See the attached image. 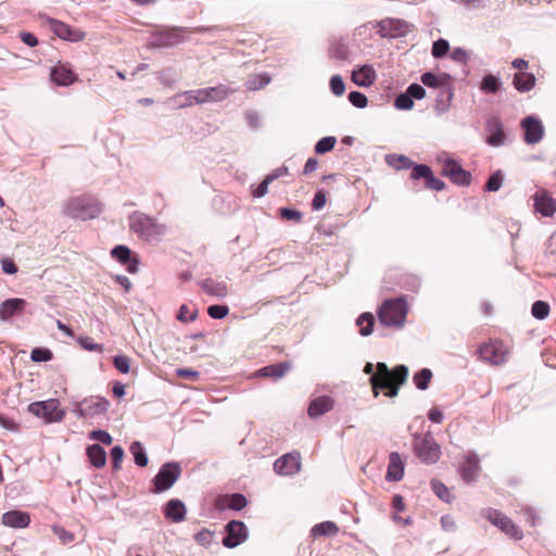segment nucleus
<instances>
[{"label":"nucleus","instance_id":"obj_10","mask_svg":"<svg viewBox=\"0 0 556 556\" xmlns=\"http://www.w3.org/2000/svg\"><path fill=\"white\" fill-rule=\"evenodd\" d=\"M483 515L490 522L501 529L508 536L516 540H520L522 538V531L501 511L496 509H488Z\"/></svg>","mask_w":556,"mask_h":556},{"label":"nucleus","instance_id":"obj_11","mask_svg":"<svg viewBox=\"0 0 556 556\" xmlns=\"http://www.w3.org/2000/svg\"><path fill=\"white\" fill-rule=\"evenodd\" d=\"M47 25L50 27V29L53 31L55 36L63 40L78 42L84 40L86 37L85 31H83L81 29L72 27L68 24H65L64 22L54 18H47Z\"/></svg>","mask_w":556,"mask_h":556},{"label":"nucleus","instance_id":"obj_31","mask_svg":"<svg viewBox=\"0 0 556 556\" xmlns=\"http://www.w3.org/2000/svg\"><path fill=\"white\" fill-rule=\"evenodd\" d=\"M208 103L211 102H219L225 100L229 94L233 93L236 91L235 88H231L227 85H218L214 87H207L205 88Z\"/></svg>","mask_w":556,"mask_h":556},{"label":"nucleus","instance_id":"obj_22","mask_svg":"<svg viewBox=\"0 0 556 556\" xmlns=\"http://www.w3.org/2000/svg\"><path fill=\"white\" fill-rule=\"evenodd\" d=\"M479 458L475 453H469L462 465L460 473L465 481H475L479 475Z\"/></svg>","mask_w":556,"mask_h":556},{"label":"nucleus","instance_id":"obj_30","mask_svg":"<svg viewBox=\"0 0 556 556\" xmlns=\"http://www.w3.org/2000/svg\"><path fill=\"white\" fill-rule=\"evenodd\" d=\"M290 365L288 363H278L269 366H265L255 372L256 377H270L279 379L286 375L289 370Z\"/></svg>","mask_w":556,"mask_h":556},{"label":"nucleus","instance_id":"obj_29","mask_svg":"<svg viewBox=\"0 0 556 556\" xmlns=\"http://www.w3.org/2000/svg\"><path fill=\"white\" fill-rule=\"evenodd\" d=\"M488 127L492 134L488 137L486 142L493 147L503 146L505 142V134L502 129V123L494 118L488 123Z\"/></svg>","mask_w":556,"mask_h":556},{"label":"nucleus","instance_id":"obj_15","mask_svg":"<svg viewBox=\"0 0 556 556\" xmlns=\"http://www.w3.org/2000/svg\"><path fill=\"white\" fill-rule=\"evenodd\" d=\"M521 128L525 131V141L528 144H534L542 140L544 127L539 118L534 116L526 117L521 122Z\"/></svg>","mask_w":556,"mask_h":556},{"label":"nucleus","instance_id":"obj_34","mask_svg":"<svg viewBox=\"0 0 556 556\" xmlns=\"http://www.w3.org/2000/svg\"><path fill=\"white\" fill-rule=\"evenodd\" d=\"M450 75L440 74L435 75L432 73H425L421 75V83L430 88H438L447 85L450 80Z\"/></svg>","mask_w":556,"mask_h":556},{"label":"nucleus","instance_id":"obj_45","mask_svg":"<svg viewBox=\"0 0 556 556\" xmlns=\"http://www.w3.org/2000/svg\"><path fill=\"white\" fill-rule=\"evenodd\" d=\"M198 316V311L195 308L190 307L187 304L180 306L179 312L177 314V319L182 323L193 321Z\"/></svg>","mask_w":556,"mask_h":556},{"label":"nucleus","instance_id":"obj_47","mask_svg":"<svg viewBox=\"0 0 556 556\" xmlns=\"http://www.w3.org/2000/svg\"><path fill=\"white\" fill-rule=\"evenodd\" d=\"M53 354L50 350L45 348H35L30 353V359L35 363L51 361Z\"/></svg>","mask_w":556,"mask_h":556},{"label":"nucleus","instance_id":"obj_13","mask_svg":"<svg viewBox=\"0 0 556 556\" xmlns=\"http://www.w3.org/2000/svg\"><path fill=\"white\" fill-rule=\"evenodd\" d=\"M226 536L223 539V544L228 548L237 547L248 538V529L242 521H230L226 526Z\"/></svg>","mask_w":556,"mask_h":556},{"label":"nucleus","instance_id":"obj_46","mask_svg":"<svg viewBox=\"0 0 556 556\" xmlns=\"http://www.w3.org/2000/svg\"><path fill=\"white\" fill-rule=\"evenodd\" d=\"M337 139L334 137H324L315 144V152L318 154H324L333 149Z\"/></svg>","mask_w":556,"mask_h":556},{"label":"nucleus","instance_id":"obj_27","mask_svg":"<svg viewBox=\"0 0 556 556\" xmlns=\"http://www.w3.org/2000/svg\"><path fill=\"white\" fill-rule=\"evenodd\" d=\"M51 79L60 86H68L76 79L75 74L65 65H56L51 71Z\"/></svg>","mask_w":556,"mask_h":556},{"label":"nucleus","instance_id":"obj_12","mask_svg":"<svg viewBox=\"0 0 556 556\" xmlns=\"http://www.w3.org/2000/svg\"><path fill=\"white\" fill-rule=\"evenodd\" d=\"M483 361L492 365H501L506 362L508 348L500 341H494L482 345L479 350Z\"/></svg>","mask_w":556,"mask_h":556},{"label":"nucleus","instance_id":"obj_3","mask_svg":"<svg viewBox=\"0 0 556 556\" xmlns=\"http://www.w3.org/2000/svg\"><path fill=\"white\" fill-rule=\"evenodd\" d=\"M101 212L99 203L88 195L74 197L67 200L63 206V213L73 218L83 220L92 219Z\"/></svg>","mask_w":556,"mask_h":556},{"label":"nucleus","instance_id":"obj_39","mask_svg":"<svg viewBox=\"0 0 556 556\" xmlns=\"http://www.w3.org/2000/svg\"><path fill=\"white\" fill-rule=\"evenodd\" d=\"M362 336H369L372 332L374 316L370 313H363L356 320Z\"/></svg>","mask_w":556,"mask_h":556},{"label":"nucleus","instance_id":"obj_25","mask_svg":"<svg viewBox=\"0 0 556 556\" xmlns=\"http://www.w3.org/2000/svg\"><path fill=\"white\" fill-rule=\"evenodd\" d=\"M26 301L23 299H10L0 304V319L8 320L10 317L23 311Z\"/></svg>","mask_w":556,"mask_h":556},{"label":"nucleus","instance_id":"obj_20","mask_svg":"<svg viewBox=\"0 0 556 556\" xmlns=\"http://www.w3.org/2000/svg\"><path fill=\"white\" fill-rule=\"evenodd\" d=\"M405 464L397 452H392L389 455L388 470L386 479L388 481L397 482L404 476Z\"/></svg>","mask_w":556,"mask_h":556},{"label":"nucleus","instance_id":"obj_56","mask_svg":"<svg viewBox=\"0 0 556 556\" xmlns=\"http://www.w3.org/2000/svg\"><path fill=\"white\" fill-rule=\"evenodd\" d=\"M409 97L410 99L414 101V99L416 100H421L426 97V90L422 86L418 85V84H412L405 91Z\"/></svg>","mask_w":556,"mask_h":556},{"label":"nucleus","instance_id":"obj_14","mask_svg":"<svg viewBox=\"0 0 556 556\" xmlns=\"http://www.w3.org/2000/svg\"><path fill=\"white\" fill-rule=\"evenodd\" d=\"M185 40L180 28H166L153 34L151 43L156 47H174Z\"/></svg>","mask_w":556,"mask_h":556},{"label":"nucleus","instance_id":"obj_19","mask_svg":"<svg viewBox=\"0 0 556 556\" xmlns=\"http://www.w3.org/2000/svg\"><path fill=\"white\" fill-rule=\"evenodd\" d=\"M534 207L543 216H553L556 212V202L545 190H540L534 194Z\"/></svg>","mask_w":556,"mask_h":556},{"label":"nucleus","instance_id":"obj_8","mask_svg":"<svg viewBox=\"0 0 556 556\" xmlns=\"http://www.w3.org/2000/svg\"><path fill=\"white\" fill-rule=\"evenodd\" d=\"M439 161L442 163V174L453 182L460 186H468L470 184V173L465 170L457 161L451 159L445 153L439 156Z\"/></svg>","mask_w":556,"mask_h":556},{"label":"nucleus","instance_id":"obj_28","mask_svg":"<svg viewBox=\"0 0 556 556\" xmlns=\"http://www.w3.org/2000/svg\"><path fill=\"white\" fill-rule=\"evenodd\" d=\"M200 286L206 294L212 296L223 299L228 294V287L225 282L205 279L200 283Z\"/></svg>","mask_w":556,"mask_h":556},{"label":"nucleus","instance_id":"obj_54","mask_svg":"<svg viewBox=\"0 0 556 556\" xmlns=\"http://www.w3.org/2000/svg\"><path fill=\"white\" fill-rule=\"evenodd\" d=\"M229 313V308L226 305H211L207 308V314L214 319H222Z\"/></svg>","mask_w":556,"mask_h":556},{"label":"nucleus","instance_id":"obj_4","mask_svg":"<svg viewBox=\"0 0 556 556\" xmlns=\"http://www.w3.org/2000/svg\"><path fill=\"white\" fill-rule=\"evenodd\" d=\"M407 311L404 299L386 300L378 312L379 320L384 326L400 328L405 323Z\"/></svg>","mask_w":556,"mask_h":556},{"label":"nucleus","instance_id":"obj_60","mask_svg":"<svg viewBox=\"0 0 556 556\" xmlns=\"http://www.w3.org/2000/svg\"><path fill=\"white\" fill-rule=\"evenodd\" d=\"M123 457H124V450L121 446H114L111 450V458H112L114 469L117 470L121 467Z\"/></svg>","mask_w":556,"mask_h":556},{"label":"nucleus","instance_id":"obj_50","mask_svg":"<svg viewBox=\"0 0 556 556\" xmlns=\"http://www.w3.org/2000/svg\"><path fill=\"white\" fill-rule=\"evenodd\" d=\"M330 89L337 97H341L345 92V85L340 75H333L330 78Z\"/></svg>","mask_w":556,"mask_h":556},{"label":"nucleus","instance_id":"obj_57","mask_svg":"<svg viewBox=\"0 0 556 556\" xmlns=\"http://www.w3.org/2000/svg\"><path fill=\"white\" fill-rule=\"evenodd\" d=\"M431 173H432V170L427 165H424V164L415 165L412 170V178L413 179L425 178L427 180Z\"/></svg>","mask_w":556,"mask_h":556},{"label":"nucleus","instance_id":"obj_1","mask_svg":"<svg viewBox=\"0 0 556 556\" xmlns=\"http://www.w3.org/2000/svg\"><path fill=\"white\" fill-rule=\"evenodd\" d=\"M374 372V365L367 363L364 371L370 377L374 396L379 395L380 389H387L386 395L394 397L399 393V388L406 381L408 376V368L405 365H399L393 370H390L384 363H378Z\"/></svg>","mask_w":556,"mask_h":556},{"label":"nucleus","instance_id":"obj_53","mask_svg":"<svg viewBox=\"0 0 556 556\" xmlns=\"http://www.w3.org/2000/svg\"><path fill=\"white\" fill-rule=\"evenodd\" d=\"M114 366L122 374H128L130 370V359L126 355H117L114 357Z\"/></svg>","mask_w":556,"mask_h":556},{"label":"nucleus","instance_id":"obj_63","mask_svg":"<svg viewBox=\"0 0 556 556\" xmlns=\"http://www.w3.org/2000/svg\"><path fill=\"white\" fill-rule=\"evenodd\" d=\"M451 58L458 62V63H463V64H466L468 62V53L466 50H464L463 48H456L453 50L452 54H451Z\"/></svg>","mask_w":556,"mask_h":556},{"label":"nucleus","instance_id":"obj_51","mask_svg":"<svg viewBox=\"0 0 556 556\" xmlns=\"http://www.w3.org/2000/svg\"><path fill=\"white\" fill-rule=\"evenodd\" d=\"M349 101L357 109H364L368 104L367 97L358 91H351L349 93Z\"/></svg>","mask_w":556,"mask_h":556},{"label":"nucleus","instance_id":"obj_35","mask_svg":"<svg viewBox=\"0 0 556 556\" xmlns=\"http://www.w3.org/2000/svg\"><path fill=\"white\" fill-rule=\"evenodd\" d=\"M271 78L268 74H254L245 81V87L249 90H260L270 83Z\"/></svg>","mask_w":556,"mask_h":556},{"label":"nucleus","instance_id":"obj_21","mask_svg":"<svg viewBox=\"0 0 556 556\" xmlns=\"http://www.w3.org/2000/svg\"><path fill=\"white\" fill-rule=\"evenodd\" d=\"M30 517L22 510H10L2 515V523L5 527L23 529L28 527Z\"/></svg>","mask_w":556,"mask_h":556},{"label":"nucleus","instance_id":"obj_40","mask_svg":"<svg viewBox=\"0 0 556 556\" xmlns=\"http://www.w3.org/2000/svg\"><path fill=\"white\" fill-rule=\"evenodd\" d=\"M248 504L244 495L235 493L225 497V505L232 510H241Z\"/></svg>","mask_w":556,"mask_h":556},{"label":"nucleus","instance_id":"obj_2","mask_svg":"<svg viewBox=\"0 0 556 556\" xmlns=\"http://www.w3.org/2000/svg\"><path fill=\"white\" fill-rule=\"evenodd\" d=\"M129 227L147 241L159 240L166 233L165 225L156 223L153 218L140 212L130 215Z\"/></svg>","mask_w":556,"mask_h":556},{"label":"nucleus","instance_id":"obj_32","mask_svg":"<svg viewBox=\"0 0 556 556\" xmlns=\"http://www.w3.org/2000/svg\"><path fill=\"white\" fill-rule=\"evenodd\" d=\"M535 85V77L531 73L519 72L514 76V86L520 92L531 90Z\"/></svg>","mask_w":556,"mask_h":556},{"label":"nucleus","instance_id":"obj_48","mask_svg":"<svg viewBox=\"0 0 556 556\" xmlns=\"http://www.w3.org/2000/svg\"><path fill=\"white\" fill-rule=\"evenodd\" d=\"M77 342L86 351L102 353L104 350L103 345L94 343L89 337H79Z\"/></svg>","mask_w":556,"mask_h":556},{"label":"nucleus","instance_id":"obj_61","mask_svg":"<svg viewBox=\"0 0 556 556\" xmlns=\"http://www.w3.org/2000/svg\"><path fill=\"white\" fill-rule=\"evenodd\" d=\"M327 198L324 191H317L314 195L312 206L315 211H320L326 204Z\"/></svg>","mask_w":556,"mask_h":556},{"label":"nucleus","instance_id":"obj_59","mask_svg":"<svg viewBox=\"0 0 556 556\" xmlns=\"http://www.w3.org/2000/svg\"><path fill=\"white\" fill-rule=\"evenodd\" d=\"M90 439L99 441L103 444L110 445L112 443V437L104 430H93L90 433Z\"/></svg>","mask_w":556,"mask_h":556},{"label":"nucleus","instance_id":"obj_49","mask_svg":"<svg viewBox=\"0 0 556 556\" xmlns=\"http://www.w3.org/2000/svg\"><path fill=\"white\" fill-rule=\"evenodd\" d=\"M394 106L397 109V110H404V111H408V110H412L413 106H414V101L410 99V97L404 92V93H401L399 94L395 100H394Z\"/></svg>","mask_w":556,"mask_h":556},{"label":"nucleus","instance_id":"obj_26","mask_svg":"<svg viewBox=\"0 0 556 556\" xmlns=\"http://www.w3.org/2000/svg\"><path fill=\"white\" fill-rule=\"evenodd\" d=\"M332 406L333 401L331 397L319 396L311 402L307 413L311 418H317L329 412Z\"/></svg>","mask_w":556,"mask_h":556},{"label":"nucleus","instance_id":"obj_62","mask_svg":"<svg viewBox=\"0 0 556 556\" xmlns=\"http://www.w3.org/2000/svg\"><path fill=\"white\" fill-rule=\"evenodd\" d=\"M280 215L282 218L288 220H300L302 218V214L300 211L291 210L283 207L280 210Z\"/></svg>","mask_w":556,"mask_h":556},{"label":"nucleus","instance_id":"obj_33","mask_svg":"<svg viewBox=\"0 0 556 556\" xmlns=\"http://www.w3.org/2000/svg\"><path fill=\"white\" fill-rule=\"evenodd\" d=\"M87 455L90 463L97 468L103 467L106 463V453L99 444L90 445L87 448Z\"/></svg>","mask_w":556,"mask_h":556},{"label":"nucleus","instance_id":"obj_58","mask_svg":"<svg viewBox=\"0 0 556 556\" xmlns=\"http://www.w3.org/2000/svg\"><path fill=\"white\" fill-rule=\"evenodd\" d=\"M52 530L63 544H68L74 540V535L71 532L59 526H53Z\"/></svg>","mask_w":556,"mask_h":556},{"label":"nucleus","instance_id":"obj_42","mask_svg":"<svg viewBox=\"0 0 556 556\" xmlns=\"http://www.w3.org/2000/svg\"><path fill=\"white\" fill-rule=\"evenodd\" d=\"M501 83L494 75H486L481 81V90L486 93H495L500 89Z\"/></svg>","mask_w":556,"mask_h":556},{"label":"nucleus","instance_id":"obj_17","mask_svg":"<svg viewBox=\"0 0 556 556\" xmlns=\"http://www.w3.org/2000/svg\"><path fill=\"white\" fill-rule=\"evenodd\" d=\"M377 33L384 38H396L406 33V24L400 20H383L378 24Z\"/></svg>","mask_w":556,"mask_h":556},{"label":"nucleus","instance_id":"obj_38","mask_svg":"<svg viewBox=\"0 0 556 556\" xmlns=\"http://www.w3.org/2000/svg\"><path fill=\"white\" fill-rule=\"evenodd\" d=\"M130 453L134 456L136 465L140 467H146L148 465V456L147 453L142 446V444L138 441H135L131 443L129 447Z\"/></svg>","mask_w":556,"mask_h":556},{"label":"nucleus","instance_id":"obj_64","mask_svg":"<svg viewBox=\"0 0 556 556\" xmlns=\"http://www.w3.org/2000/svg\"><path fill=\"white\" fill-rule=\"evenodd\" d=\"M176 375L181 378H186L189 380H197L200 376L199 371H195L190 368H178L176 369Z\"/></svg>","mask_w":556,"mask_h":556},{"label":"nucleus","instance_id":"obj_36","mask_svg":"<svg viewBox=\"0 0 556 556\" xmlns=\"http://www.w3.org/2000/svg\"><path fill=\"white\" fill-rule=\"evenodd\" d=\"M175 108H188L194 105L192 90L179 92L168 99Z\"/></svg>","mask_w":556,"mask_h":556},{"label":"nucleus","instance_id":"obj_41","mask_svg":"<svg viewBox=\"0 0 556 556\" xmlns=\"http://www.w3.org/2000/svg\"><path fill=\"white\" fill-rule=\"evenodd\" d=\"M432 378V372L428 368H424L420 371L416 372L413 377L414 383L419 390H426L429 386V382Z\"/></svg>","mask_w":556,"mask_h":556},{"label":"nucleus","instance_id":"obj_37","mask_svg":"<svg viewBox=\"0 0 556 556\" xmlns=\"http://www.w3.org/2000/svg\"><path fill=\"white\" fill-rule=\"evenodd\" d=\"M339 531L337 525L332 521H324L312 528L313 536H323V535H334Z\"/></svg>","mask_w":556,"mask_h":556},{"label":"nucleus","instance_id":"obj_9","mask_svg":"<svg viewBox=\"0 0 556 556\" xmlns=\"http://www.w3.org/2000/svg\"><path fill=\"white\" fill-rule=\"evenodd\" d=\"M110 402L101 396H91L81 401L77 408L76 414L81 418H93L103 415L108 412Z\"/></svg>","mask_w":556,"mask_h":556},{"label":"nucleus","instance_id":"obj_6","mask_svg":"<svg viewBox=\"0 0 556 556\" xmlns=\"http://www.w3.org/2000/svg\"><path fill=\"white\" fill-rule=\"evenodd\" d=\"M28 412L47 424L61 421L65 416V412L60 407V402L56 399L30 403Z\"/></svg>","mask_w":556,"mask_h":556},{"label":"nucleus","instance_id":"obj_44","mask_svg":"<svg viewBox=\"0 0 556 556\" xmlns=\"http://www.w3.org/2000/svg\"><path fill=\"white\" fill-rule=\"evenodd\" d=\"M431 488L434 494L442 501L450 503L452 500V496L450 494L448 489L445 484H443L441 481L433 479L431 481Z\"/></svg>","mask_w":556,"mask_h":556},{"label":"nucleus","instance_id":"obj_43","mask_svg":"<svg viewBox=\"0 0 556 556\" xmlns=\"http://www.w3.org/2000/svg\"><path fill=\"white\" fill-rule=\"evenodd\" d=\"M531 314L534 318L543 320L549 314V305L544 301H535L532 304Z\"/></svg>","mask_w":556,"mask_h":556},{"label":"nucleus","instance_id":"obj_24","mask_svg":"<svg viewBox=\"0 0 556 556\" xmlns=\"http://www.w3.org/2000/svg\"><path fill=\"white\" fill-rule=\"evenodd\" d=\"M186 506L180 500H170L164 507V515L173 522H181L186 517Z\"/></svg>","mask_w":556,"mask_h":556},{"label":"nucleus","instance_id":"obj_7","mask_svg":"<svg viewBox=\"0 0 556 556\" xmlns=\"http://www.w3.org/2000/svg\"><path fill=\"white\" fill-rule=\"evenodd\" d=\"M181 475V468L177 463H166L153 478V492L162 493L170 489Z\"/></svg>","mask_w":556,"mask_h":556},{"label":"nucleus","instance_id":"obj_23","mask_svg":"<svg viewBox=\"0 0 556 556\" xmlns=\"http://www.w3.org/2000/svg\"><path fill=\"white\" fill-rule=\"evenodd\" d=\"M130 250L125 245H117L111 251V255L123 265H127V270L131 274L137 273L138 262L131 260Z\"/></svg>","mask_w":556,"mask_h":556},{"label":"nucleus","instance_id":"obj_55","mask_svg":"<svg viewBox=\"0 0 556 556\" xmlns=\"http://www.w3.org/2000/svg\"><path fill=\"white\" fill-rule=\"evenodd\" d=\"M503 184V175L500 170L494 173L486 182L488 191H497L502 187Z\"/></svg>","mask_w":556,"mask_h":556},{"label":"nucleus","instance_id":"obj_16","mask_svg":"<svg viewBox=\"0 0 556 556\" xmlns=\"http://www.w3.org/2000/svg\"><path fill=\"white\" fill-rule=\"evenodd\" d=\"M301 468L300 455L298 453L286 454L279 457L275 464L274 469L278 475L290 476L296 473Z\"/></svg>","mask_w":556,"mask_h":556},{"label":"nucleus","instance_id":"obj_18","mask_svg":"<svg viewBox=\"0 0 556 556\" xmlns=\"http://www.w3.org/2000/svg\"><path fill=\"white\" fill-rule=\"evenodd\" d=\"M377 78L375 68L371 65H361L353 70L351 79L359 87H370Z\"/></svg>","mask_w":556,"mask_h":556},{"label":"nucleus","instance_id":"obj_5","mask_svg":"<svg viewBox=\"0 0 556 556\" xmlns=\"http://www.w3.org/2000/svg\"><path fill=\"white\" fill-rule=\"evenodd\" d=\"M413 450L415 455L425 464H435L441 455L440 445L430 434L415 435Z\"/></svg>","mask_w":556,"mask_h":556},{"label":"nucleus","instance_id":"obj_52","mask_svg":"<svg viewBox=\"0 0 556 556\" xmlns=\"http://www.w3.org/2000/svg\"><path fill=\"white\" fill-rule=\"evenodd\" d=\"M448 49H450L448 41L445 39H439L433 42L432 55L434 58H442L443 55H445L447 53Z\"/></svg>","mask_w":556,"mask_h":556}]
</instances>
